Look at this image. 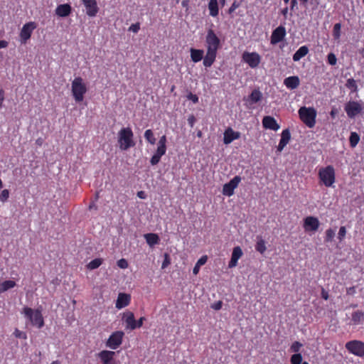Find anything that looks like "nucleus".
Returning <instances> with one entry per match:
<instances>
[{
  "mask_svg": "<svg viewBox=\"0 0 364 364\" xmlns=\"http://www.w3.org/2000/svg\"><path fill=\"white\" fill-rule=\"evenodd\" d=\"M21 314H23L26 318V323H30L38 328H41L44 326L43 318L40 309H33L25 306L21 311Z\"/></svg>",
  "mask_w": 364,
  "mask_h": 364,
  "instance_id": "nucleus-1",
  "label": "nucleus"
},
{
  "mask_svg": "<svg viewBox=\"0 0 364 364\" xmlns=\"http://www.w3.org/2000/svg\"><path fill=\"white\" fill-rule=\"evenodd\" d=\"M318 176L321 183L326 187H333L336 182V171L333 166L328 165L320 168Z\"/></svg>",
  "mask_w": 364,
  "mask_h": 364,
  "instance_id": "nucleus-2",
  "label": "nucleus"
},
{
  "mask_svg": "<svg viewBox=\"0 0 364 364\" xmlns=\"http://www.w3.org/2000/svg\"><path fill=\"white\" fill-rule=\"evenodd\" d=\"M134 134L129 127H124L120 129L118 133V144L119 149L126 151L135 145L134 141Z\"/></svg>",
  "mask_w": 364,
  "mask_h": 364,
  "instance_id": "nucleus-3",
  "label": "nucleus"
},
{
  "mask_svg": "<svg viewBox=\"0 0 364 364\" xmlns=\"http://www.w3.org/2000/svg\"><path fill=\"white\" fill-rule=\"evenodd\" d=\"M71 91L73 98L77 102L83 100L84 95L87 92V87L82 77H77L73 80Z\"/></svg>",
  "mask_w": 364,
  "mask_h": 364,
  "instance_id": "nucleus-4",
  "label": "nucleus"
},
{
  "mask_svg": "<svg viewBox=\"0 0 364 364\" xmlns=\"http://www.w3.org/2000/svg\"><path fill=\"white\" fill-rule=\"evenodd\" d=\"M301 120L309 128L316 124V111L314 107H301L298 111Z\"/></svg>",
  "mask_w": 364,
  "mask_h": 364,
  "instance_id": "nucleus-5",
  "label": "nucleus"
},
{
  "mask_svg": "<svg viewBox=\"0 0 364 364\" xmlns=\"http://www.w3.org/2000/svg\"><path fill=\"white\" fill-rule=\"evenodd\" d=\"M220 46V40L213 29L207 31L205 36L206 51L217 53Z\"/></svg>",
  "mask_w": 364,
  "mask_h": 364,
  "instance_id": "nucleus-6",
  "label": "nucleus"
},
{
  "mask_svg": "<svg viewBox=\"0 0 364 364\" xmlns=\"http://www.w3.org/2000/svg\"><path fill=\"white\" fill-rule=\"evenodd\" d=\"M364 109V103L361 101L350 100L346 103L344 110L347 116L350 118H355L358 114H360Z\"/></svg>",
  "mask_w": 364,
  "mask_h": 364,
  "instance_id": "nucleus-7",
  "label": "nucleus"
},
{
  "mask_svg": "<svg viewBox=\"0 0 364 364\" xmlns=\"http://www.w3.org/2000/svg\"><path fill=\"white\" fill-rule=\"evenodd\" d=\"M345 347L348 350L349 353L358 357H364L363 342L358 340L350 341L346 343Z\"/></svg>",
  "mask_w": 364,
  "mask_h": 364,
  "instance_id": "nucleus-8",
  "label": "nucleus"
},
{
  "mask_svg": "<svg viewBox=\"0 0 364 364\" xmlns=\"http://www.w3.org/2000/svg\"><path fill=\"white\" fill-rule=\"evenodd\" d=\"M124 333L122 331H117L113 332L106 342V346L112 350L118 348L123 340Z\"/></svg>",
  "mask_w": 364,
  "mask_h": 364,
  "instance_id": "nucleus-9",
  "label": "nucleus"
},
{
  "mask_svg": "<svg viewBox=\"0 0 364 364\" xmlns=\"http://www.w3.org/2000/svg\"><path fill=\"white\" fill-rule=\"evenodd\" d=\"M320 226L318 219L314 216H307L304 219L303 228L306 232H315Z\"/></svg>",
  "mask_w": 364,
  "mask_h": 364,
  "instance_id": "nucleus-10",
  "label": "nucleus"
},
{
  "mask_svg": "<svg viewBox=\"0 0 364 364\" xmlns=\"http://www.w3.org/2000/svg\"><path fill=\"white\" fill-rule=\"evenodd\" d=\"M242 60L252 68H257L261 61L260 55L255 52H244Z\"/></svg>",
  "mask_w": 364,
  "mask_h": 364,
  "instance_id": "nucleus-11",
  "label": "nucleus"
},
{
  "mask_svg": "<svg viewBox=\"0 0 364 364\" xmlns=\"http://www.w3.org/2000/svg\"><path fill=\"white\" fill-rule=\"evenodd\" d=\"M241 181V178L239 176H235L228 183H225L223 188V193L226 196H231L234 194L235 189L238 186Z\"/></svg>",
  "mask_w": 364,
  "mask_h": 364,
  "instance_id": "nucleus-12",
  "label": "nucleus"
},
{
  "mask_svg": "<svg viewBox=\"0 0 364 364\" xmlns=\"http://www.w3.org/2000/svg\"><path fill=\"white\" fill-rule=\"evenodd\" d=\"M36 28L35 23L29 22L23 25L20 32V38L21 43H26L31 38L33 31Z\"/></svg>",
  "mask_w": 364,
  "mask_h": 364,
  "instance_id": "nucleus-13",
  "label": "nucleus"
},
{
  "mask_svg": "<svg viewBox=\"0 0 364 364\" xmlns=\"http://www.w3.org/2000/svg\"><path fill=\"white\" fill-rule=\"evenodd\" d=\"M83 5L85 7L86 14L90 17L96 16L99 11L97 3L96 0H82Z\"/></svg>",
  "mask_w": 364,
  "mask_h": 364,
  "instance_id": "nucleus-14",
  "label": "nucleus"
},
{
  "mask_svg": "<svg viewBox=\"0 0 364 364\" xmlns=\"http://www.w3.org/2000/svg\"><path fill=\"white\" fill-rule=\"evenodd\" d=\"M286 29L283 26H279L275 28L271 36V43L273 45L281 42L286 36Z\"/></svg>",
  "mask_w": 364,
  "mask_h": 364,
  "instance_id": "nucleus-15",
  "label": "nucleus"
},
{
  "mask_svg": "<svg viewBox=\"0 0 364 364\" xmlns=\"http://www.w3.org/2000/svg\"><path fill=\"white\" fill-rule=\"evenodd\" d=\"M115 352L112 350H103L97 354L102 364H113Z\"/></svg>",
  "mask_w": 364,
  "mask_h": 364,
  "instance_id": "nucleus-16",
  "label": "nucleus"
},
{
  "mask_svg": "<svg viewBox=\"0 0 364 364\" xmlns=\"http://www.w3.org/2000/svg\"><path fill=\"white\" fill-rule=\"evenodd\" d=\"M122 321L126 323V328L134 330L136 328L134 315L132 311H126L122 314Z\"/></svg>",
  "mask_w": 364,
  "mask_h": 364,
  "instance_id": "nucleus-17",
  "label": "nucleus"
},
{
  "mask_svg": "<svg viewBox=\"0 0 364 364\" xmlns=\"http://www.w3.org/2000/svg\"><path fill=\"white\" fill-rule=\"evenodd\" d=\"M240 137V133L239 132H235L232 128L228 127L224 132L223 142L225 144H229Z\"/></svg>",
  "mask_w": 364,
  "mask_h": 364,
  "instance_id": "nucleus-18",
  "label": "nucleus"
},
{
  "mask_svg": "<svg viewBox=\"0 0 364 364\" xmlns=\"http://www.w3.org/2000/svg\"><path fill=\"white\" fill-rule=\"evenodd\" d=\"M243 252L240 247H235L232 250L230 261L228 264L229 268H233L237 266L238 260L242 256Z\"/></svg>",
  "mask_w": 364,
  "mask_h": 364,
  "instance_id": "nucleus-19",
  "label": "nucleus"
},
{
  "mask_svg": "<svg viewBox=\"0 0 364 364\" xmlns=\"http://www.w3.org/2000/svg\"><path fill=\"white\" fill-rule=\"evenodd\" d=\"M262 125L265 129L274 131H277L280 128L275 119L271 116H266L263 118Z\"/></svg>",
  "mask_w": 364,
  "mask_h": 364,
  "instance_id": "nucleus-20",
  "label": "nucleus"
},
{
  "mask_svg": "<svg viewBox=\"0 0 364 364\" xmlns=\"http://www.w3.org/2000/svg\"><path fill=\"white\" fill-rule=\"evenodd\" d=\"M131 301V297L129 294L124 293H119L116 301L115 306L117 309H121L127 306Z\"/></svg>",
  "mask_w": 364,
  "mask_h": 364,
  "instance_id": "nucleus-21",
  "label": "nucleus"
},
{
  "mask_svg": "<svg viewBox=\"0 0 364 364\" xmlns=\"http://www.w3.org/2000/svg\"><path fill=\"white\" fill-rule=\"evenodd\" d=\"M291 138L290 132L289 129H284L282 132L281 139L279 143V145L277 146V151L281 152L284 148L287 146V144L289 143Z\"/></svg>",
  "mask_w": 364,
  "mask_h": 364,
  "instance_id": "nucleus-22",
  "label": "nucleus"
},
{
  "mask_svg": "<svg viewBox=\"0 0 364 364\" xmlns=\"http://www.w3.org/2000/svg\"><path fill=\"white\" fill-rule=\"evenodd\" d=\"M300 80L297 76H290L284 79V85L290 90H294L299 85Z\"/></svg>",
  "mask_w": 364,
  "mask_h": 364,
  "instance_id": "nucleus-23",
  "label": "nucleus"
},
{
  "mask_svg": "<svg viewBox=\"0 0 364 364\" xmlns=\"http://www.w3.org/2000/svg\"><path fill=\"white\" fill-rule=\"evenodd\" d=\"M71 6L68 4L58 5L55 9V14L60 17H66L71 13Z\"/></svg>",
  "mask_w": 364,
  "mask_h": 364,
  "instance_id": "nucleus-24",
  "label": "nucleus"
},
{
  "mask_svg": "<svg viewBox=\"0 0 364 364\" xmlns=\"http://www.w3.org/2000/svg\"><path fill=\"white\" fill-rule=\"evenodd\" d=\"M166 152V149H164L159 146H157L156 151L150 159V163L152 166H155L161 160V158L165 155Z\"/></svg>",
  "mask_w": 364,
  "mask_h": 364,
  "instance_id": "nucleus-25",
  "label": "nucleus"
},
{
  "mask_svg": "<svg viewBox=\"0 0 364 364\" xmlns=\"http://www.w3.org/2000/svg\"><path fill=\"white\" fill-rule=\"evenodd\" d=\"M217 53L206 51V54L203 59V65L206 68L210 67L215 60Z\"/></svg>",
  "mask_w": 364,
  "mask_h": 364,
  "instance_id": "nucleus-26",
  "label": "nucleus"
},
{
  "mask_svg": "<svg viewBox=\"0 0 364 364\" xmlns=\"http://www.w3.org/2000/svg\"><path fill=\"white\" fill-rule=\"evenodd\" d=\"M309 53V48L306 46H301L293 55V60L297 62L306 56Z\"/></svg>",
  "mask_w": 364,
  "mask_h": 364,
  "instance_id": "nucleus-27",
  "label": "nucleus"
},
{
  "mask_svg": "<svg viewBox=\"0 0 364 364\" xmlns=\"http://www.w3.org/2000/svg\"><path fill=\"white\" fill-rule=\"evenodd\" d=\"M191 58L193 62L198 63L203 58L204 51L200 49L191 48Z\"/></svg>",
  "mask_w": 364,
  "mask_h": 364,
  "instance_id": "nucleus-28",
  "label": "nucleus"
},
{
  "mask_svg": "<svg viewBox=\"0 0 364 364\" xmlns=\"http://www.w3.org/2000/svg\"><path fill=\"white\" fill-rule=\"evenodd\" d=\"M208 9L211 16H217L219 12L218 0H210L208 3Z\"/></svg>",
  "mask_w": 364,
  "mask_h": 364,
  "instance_id": "nucleus-29",
  "label": "nucleus"
},
{
  "mask_svg": "<svg viewBox=\"0 0 364 364\" xmlns=\"http://www.w3.org/2000/svg\"><path fill=\"white\" fill-rule=\"evenodd\" d=\"M144 238L147 242V244L152 247L159 242V236L155 233H147L144 235Z\"/></svg>",
  "mask_w": 364,
  "mask_h": 364,
  "instance_id": "nucleus-30",
  "label": "nucleus"
},
{
  "mask_svg": "<svg viewBox=\"0 0 364 364\" xmlns=\"http://www.w3.org/2000/svg\"><path fill=\"white\" fill-rule=\"evenodd\" d=\"M262 97V92L258 90H254L249 96V100L252 104H255L260 101Z\"/></svg>",
  "mask_w": 364,
  "mask_h": 364,
  "instance_id": "nucleus-31",
  "label": "nucleus"
},
{
  "mask_svg": "<svg viewBox=\"0 0 364 364\" xmlns=\"http://www.w3.org/2000/svg\"><path fill=\"white\" fill-rule=\"evenodd\" d=\"M208 260L206 255L202 256L196 262L195 267L193 269V273L194 275H197L200 271V268L202 265L205 264Z\"/></svg>",
  "mask_w": 364,
  "mask_h": 364,
  "instance_id": "nucleus-32",
  "label": "nucleus"
},
{
  "mask_svg": "<svg viewBox=\"0 0 364 364\" xmlns=\"http://www.w3.org/2000/svg\"><path fill=\"white\" fill-rule=\"evenodd\" d=\"M16 286V282L12 280H6L0 284V292H4Z\"/></svg>",
  "mask_w": 364,
  "mask_h": 364,
  "instance_id": "nucleus-33",
  "label": "nucleus"
},
{
  "mask_svg": "<svg viewBox=\"0 0 364 364\" xmlns=\"http://www.w3.org/2000/svg\"><path fill=\"white\" fill-rule=\"evenodd\" d=\"M144 138L146 140L154 145L156 143V138L154 136V132L151 129H146L144 132Z\"/></svg>",
  "mask_w": 364,
  "mask_h": 364,
  "instance_id": "nucleus-34",
  "label": "nucleus"
},
{
  "mask_svg": "<svg viewBox=\"0 0 364 364\" xmlns=\"http://www.w3.org/2000/svg\"><path fill=\"white\" fill-rule=\"evenodd\" d=\"M360 141V136L356 132H351L349 138L350 145L352 148L355 147Z\"/></svg>",
  "mask_w": 364,
  "mask_h": 364,
  "instance_id": "nucleus-35",
  "label": "nucleus"
},
{
  "mask_svg": "<svg viewBox=\"0 0 364 364\" xmlns=\"http://www.w3.org/2000/svg\"><path fill=\"white\" fill-rule=\"evenodd\" d=\"M346 86L347 88L350 89L352 92H355L358 90L356 81L353 78H349L347 80Z\"/></svg>",
  "mask_w": 364,
  "mask_h": 364,
  "instance_id": "nucleus-36",
  "label": "nucleus"
},
{
  "mask_svg": "<svg viewBox=\"0 0 364 364\" xmlns=\"http://www.w3.org/2000/svg\"><path fill=\"white\" fill-rule=\"evenodd\" d=\"M102 263V259L100 258H96L90 261L87 264V268L90 269H95L98 268Z\"/></svg>",
  "mask_w": 364,
  "mask_h": 364,
  "instance_id": "nucleus-37",
  "label": "nucleus"
},
{
  "mask_svg": "<svg viewBox=\"0 0 364 364\" xmlns=\"http://www.w3.org/2000/svg\"><path fill=\"white\" fill-rule=\"evenodd\" d=\"M255 249L261 254H263L266 251V245L264 240H262V238H259L257 242Z\"/></svg>",
  "mask_w": 364,
  "mask_h": 364,
  "instance_id": "nucleus-38",
  "label": "nucleus"
},
{
  "mask_svg": "<svg viewBox=\"0 0 364 364\" xmlns=\"http://www.w3.org/2000/svg\"><path fill=\"white\" fill-rule=\"evenodd\" d=\"M336 235V230L331 228L327 229L325 232V242H329L333 240Z\"/></svg>",
  "mask_w": 364,
  "mask_h": 364,
  "instance_id": "nucleus-39",
  "label": "nucleus"
},
{
  "mask_svg": "<svg viewBox=\"0 0 364 364\" xmlns=\"http://www.w3.org/2000/svg\"><path fill=\"white\" fill-rule=\"evenodd\" d=\"M341 28V23H338L334 25L333 29V36L334 39L338 40L340 38Z\"/></svg>",
  "mask_w": 364,
  "mask_h": 364,
  "instance_id": "nucleus-40",
  "label": "nucleus"
},
{
  "mask_svg": "<svg viewBox=\"0 0 364 364\" xmlns=\"http://www.w3.org/2000/svg\"><path fill=\"white\" fill-rule=\"evenodd\" d=\"M291 364H301L302 363V355L301 353H294L291 355L290 359Z\"/></svg>",
  "mask_w": 364,
  "mask_h": 364,
  "instance_id": "nucleus-41",
  "label": "nucleus"
},
{
  "mask_svg": "<svg viewBox=\"0 0 364 364\" xmlns=\"http://www.w3.org/2000/svg\"><path fill=\"white\" fill-rule=\"evenodd\" d=\"M364 314L363 312L358 311L353 314L352 315V321L355 323H358L363 318Z\"/></svg>",
  "mask_w": 364,
  "mask_h": 364,
  "instance_id": "nucleus-42",
  "label": "nucleus"
},
{
  "mask_svg": "<svg viewBox=\"0 0 364 364\" xmlns=\"http://www.w3.org/2000/svg\"><path fill=\"white\" fill-rule=\"evenodd\" d=\"M302 343H301L300 342L295 341L291 344L290 347V350L295 353H299V352L300 351V349L302 347Z\"/></svg>",
  "mask_w": 364,
  "mask_h": 364,
  "instance_id": "nucleus-43",
  "label": "nucleus"
},
{
  "mask_svg": "<svg viewBox=\"0 0 364 364\" xmlns=\"http://www.w3.org/2000/svg\"><path fill=\"white\" fill-rule=\"evenodd\" d=\"M9 197V191L7 189L3 190L0 193V201L5 203Z\"/></svg>",
  "mask_w": 364,
  "mask_h": 364,
  "instance_id": "nucleus-44",
  "label": "nucleus"
},
{
  "mask_svg": "<svg viewBox=\"0 0 364 364\" xmlns=\"http://www.w3.org/2000/svg\"><path fill=\"white\" fill-rule=\"evenodd\" d=\"M14 335L16 338H22V339H24V340H26L27 338L26 333L25 332H23V331H19L18 328L15 329V331L14 332Z\"/></svg>",
  "mask_w": 364,
  "mask_h": 364,
  "instance_id": "nucleus-45",
  "label": "nucleus"
},
{
  "mask_svg": "<svg viewBox=\"0 0 364 364\" xmlns=\"http://www.w3.org/2000/svg\"><path fill=\"white\" fill-rule=\"evenodd\" d=\"M328 63L331 65H335L336 64L337 58L335 54H333V53H331L328 55Z\"/></svg>",
  "mask_w": 364,
  "mask_h": 364,
  "instance_id": "nucleus-46",
  "label": "nucleus"
},
{
  "mask_svg": "<svg viewBox=\"0 0 364 364\" xmlns=\"http://www.w3.org/2000/svg\"><path fill=\"white\" fill-rule=\"evenodd\" d=\"M346 235V228L344 226L341 227L339 229V231H338V239L340 241H342L345 238Z\"/></svg>",
  "mask_w": 364,
  "mask_h": 364,
  "instance_id": "nucleus-47",
  "label": "nucleus"
},
{
  "mask_svg": "<svg viewBox=\"0 0 364 364\" xmlns=\"http://www.w3.org/2000/svg\"><path fill=\"white\" fill-rule=\"evenodd\" d=\"M157 146H159V147H161L164 149H166V135H163L162 136L160 137V139L158 141V144H157Z\"/></svg>",
  "mask_w": 364,
  "mask_h": 364,
  "instance_id": "nucleus-48",
  "label": "nucleus"
},
{
  "mask_svg": "<svg viewBox=\"0 0 364 364\" xmlns=\"http://www.w3.org/2000/svg\"><path fill=\"white\" fill-rule=\"evenodd\" d=\"M117 265L121 269H126L128 267V262L125 259H121L118 260Z\"/></svg>",
  "mask_w": 364,
  "mask_h": 364,
  "instance_id": "nucleus-49",
  "label": "nucleus"
},
{
  "mask_svg": "<svg viewBox=\"0 0 364 364\" xmlns=\"http://www.w3.org/2000/svg\"><path fill=\"white\" fill-rule=\"evenodd\" d=\"M240 6V4L237 1H234L231 6L230 7L229 10H228V13L230 14H231L232 13H233L238 7Z\"/></svg>",
  "mask_w": 364,
  "mask_h": 364,
  "instance_id": "nucleus-50",
  "label": "nucleus"
},
{
  "mask_svg": "<svg viewBox=\"0 0 364 364\" xmlns=\"http://www.w3.org/2000/svg\"><path fill=\"white\" fill-rule=\"evenodd\" d=\"M139 29H140V27H139V23L132 24L131 26L129 28V31H132L134 33H137Z\"/></svg>",
  "mask_w": 364,
  "mask_h": 364,
  "instance_id": "nucleus-51",
  "label": "nucleus"
},
{
  "mask_svg": "<svg viewBox=\"0 0 364 364\" xmlns=\"http://www.w3.org/2000/svg\"><path fill=\"white\" fill-rule=\"evenodd\" d=\"M223 302L221 301H218L212 304V309L215 310H220L222 308Z\"/></svg>",
  "mask_w": 364,
  "mask_h": 364,
  "instance_id": "nucleus-52",
  "label": "nucleus"
},
{
  "mask_svg": "<svg viewBox=\"0 0 364 364\" xmlns=\"http://www.w3.org/2000/svg\"><path fill=\"white\" fill-rule=\"evenodd\" d=\"M144 320V317H141L138 321H136V328H140L143 325V322Z\"/></svg>",
  "mask_w": 364,
  "mask_h": 364,
  "instance_id": "nucleus-53",
  "label": "nucleus"
},
{
  "mask_svg": "<svg viewBox=\"0 0 364 364\" xmlns=\"http://www.w3.org/2000/svg\"><path fill=\"white\" fill-rule=\"evenodd\" d=\"M4 101V92L3 90H0V108L1 107Z\"/></svg>",
  "mask_w": 364,
  "mask_h": 364,
  "instance_id": "nucleus-54",
  "label": "nucleus"
},
{
  "mask_svg": "<svg viewBox=\"0 0 364 364\" xmlns=\"http://www.w3.org/2000/svg\"><path fill=\"white\" fill-rule=\"evenodd\" d=\"M290 4V9L294 10V9L297 6V0H291Z\"/></svg>",
  "mask_w": 364,
  "mask_h": 364,
  "instance_id": "nucleus-55",
  "label": "nucleus"
},
{
  "mask_svg": "<svg viewBox=\"0 0 364 364\" xmlns=\"http://www.w3.org/2000/svg\"><path fill=\"white\" fill-rule=\"evenodd\" d=\"M9 43L7 41L4 40H0V49L5 48L8 46Z\"/></svg>",
  "mask_w": 364,
  "mask_h": 364,
  "instance_id": "nucleus-56",
  "label": "nucleus"
},
{
  "mask_svg": "<svg viewBox=\"0 0 364 364\" xmlns=\"http://www.w3.org/2000/svg\"><path fill=\"white\" fill-rule=\"evenodd\" d=\"M167 257H168V255H166V259H164V262L162 264V267H161L162 269L166 268L168 266V264H169V260L168 259Z\"/></svg>",
  "mask_w": 364,
  "mask_h": 364,
  "instance_id": "nucleus-57",
  "label": "nucleus"
},
{
  "mask_svg": "<svg viewBox=\"0 0 364 364\" xmlns=\"http://www.w3.org/2000/svg\"><path fill=\"white\" fill-rule=\"evenodd\" d=\"M137 196L139 198H141V199H144L146 198V194H145V192L144 191H139L137 193Z\"/></svg>",
  "mask_w": 364,
  "mask_h": 364,
  "instance_id": "nucleus-58",
  "label": "nucleus"
},
{
  "mask_svg": "<svg viewBox=\"0 0 364 364\" xmlns=\"http://www.w3.org/2000/svg\"><path fill=\"white\" fill-rule=\"evenodd\" d=\"M188 124L191 125V127H193L194 122H195V118H194V117H193V116L190 117L188 119Z\"/></svg>",
  "mask_w": 364,
  "mask_h": 364,
  "instance_id": "nucleus-59",
  "label": "nucleus"
},
{
  "mask_svg": "<svg viewBox=\"0 0 364 364\" xmlns=\"http://www.w3.org/2000/svg\"><path fill=\"white\" fill-rule=\"evenodd\" d=\"M321 296H322L323 299H324L325 300H327L328 299V293L326 291H325L323 289L322 290Z\"/></svg>",
  "mask_w": 364,
  "mask_h": 364,
  "instance_id": "nucleus-60",
  "label": "nucleus"
},
{
  "mask_svg": "<svg viewBox=\"0 0 364 364\" xmlns=\"http://www.w3.org/2000/svg\"><path fill=\"white\" fill-rule=\"evenodd\" d=\"M288 11H289V9L288 7H285L284 8L282 11H281V13L283 16H284L285 17L287 16V14H288Z\"/></svg>",
  "mask_w": 364,
  "mask_h": 364,
  "instance_id": "nucleus-61",
  "label": "nucleus"
},
{
  "mask_svg": "<svg viewBox=\"0 0 364 364\" xmlns=\"http://www.w3.org/2000/svg\"><path fill=\"white\" fill-rule=\"evenodd\" d=\"M190 99L195 103L197 102L198 100V97L196 95H191Z\"/></svg>",
  "mask_w": 364,
  "mask_h": 364,
  "instance_id": "nucleus-62",
  "label": "nucleus"
},
{
  "mask_svg": "<svg viewBox=\"0 0 364 364\" xmlns=\"http://www.w3.org/2000/svg\"><path fill=\"white\" fill-rule=\"evenodd\" d=\"M337 114V110L336 109H333L331 112H330V114L332 117H335L336 115Z\"/></svg>",
  "mask_w": 364,
  "mask_h": 364,
  "instance_id": "nucleus-63",
  "label": "nucleus"
},
{
  "mask_svg": "<svg viewBox=\"0 0 364 364\" xmlns=\"http://www.w3.org/2000/svg\"><path fill=\"white\" fill-rule=\"evenodd\" d=\"M50 364H61V363L58 360H55V361H53Z\"/></svg>",
  "mask_w": 364,
  "mask_h": 364,
  "instance_id": "nucleus-64",
  "label": "nucleus"
}]
</instances>
